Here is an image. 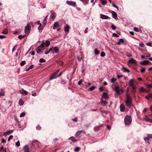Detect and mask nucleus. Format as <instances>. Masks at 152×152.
Masks as SVG:
<instances>
[{
	"mask_svg": "<svg viewBox=\"0 0 152 152\" xmlns=\"http://www.w3.org/2000/svg\"><path fill=\"white\" fill-rule=\"evenodd\" d=\"M116 80V79L115 78H113L110 80V82L112 83H115Z\"/></svg>",
	"mask_w": 152,
	"mask_h": 152,
	"instance_id": "4c0bfd02",
	"label": "nucleus"
},
{
	"mask_svg": "<svg viewBox=\"0 0 152 152\" xmlns=\"http://www.w3.org/2000/svg\"><path fill=\"white\" fill-rule=\"evenodd\" d=\"M100 17L101 18L103 19H110V18L108 16L102 14H101L100 15Z\"/></svg>",
	"mask_w": 152,
	"mask_h": 152,
	"instance_id": "9b49d317",
	"label": "nucleus"
},
{
	"mask_svg": "<svg viewBox=\"0 0 152 152\" xmlns=\"http://www.w3.org/2000/svg\"><path fill=\"white\" fill-rule=\"evenodd\" d=\"M134 83V81L133 79H130L129 81V85L130 86H132Z\"/></svg>",
	"mask_w": 152,
	"mask_h": 152,
	"instance_id": "b1692460",
	"label": "nucleus"
},
{
	"mask_svg": "<svg viewBox=\"0 0 152 152\" xmlns=\"http://www.w3.org/2000/svg\"><path fill=\"white\" fill-rule=\"evenodd\" d=\"M34 67V65H31V66H30L29 67H28L27 69H26V71H28L29 70L32 69Z\"/></svg>",
	"mask_w": 152,
	"mask_h": 152,
	"instance_id": "c9c22d12",
	"label": "nucleus"
},
{
	"mask_svg": "<svg viewBox=\"0 0 152 152\" xmlns=\"http://www.w3.org/2000/svg\"><path fill=\"white\" fill-rule=\"evenodd\" d=\"M149 62L148 60L144 61H143L140 62V63L141 65H145L147 64Z\"/></svg>",
	"mask_w": 152,
	"mask_h": 152,
	"instance_id": "dca6fc26",
	"label": "nucleus"
},
{
	"mask_svg": "<svg viewBox=\"0 0 152 152\" xmlns=\"http://www.w3.org/2000/svg\"><path fill=\"white\" fill-rule=\"evenodd\" d=\"M124 121L126 125H129L132 122L131 117L129 115H126Z\"/></svg>",
	"mask_w": 152,
	"mask_h": 152,
	"instance_id": "7ed1b4c3",
	"label": "nucleus"
},
{
	"mask_svg": "<svg viewBox=\"0 0 152 152\" xmlns=\"http://www.w3.org/2000/svg\"><path fill=\"white\" fill-rule=\"evenodd\" d=\"M25 113L24 112H23V113H22L20 114V117H22L24 116H25Z\"/></svg>",
	"mask_w": 152,
	"mask_h": 152,
	"instance_id": "6e6d98bb",
	"label": "nucleus"
},
{
	"mask_svg": "<svg viewBox=\"0 0 152 152\" xmlns=\"http://www.w3.org/2000/svg\"><path fill=\"white\" fill-rule=\"evenodd\" d=\"M89 0H83L82 2L85 5L87 4Z\"/></svg>",
	"mask_w": 152,
	"mask_h": 152,
	"instance_id": "a19ab883",
	"label": "nucleus"
},
{
	"mask_svg": "<svg viewBox=\"0 0 152 152\" xmlns=\"http://www.w3.org/2000/svg\"><path fill=\"white\" fill-rule=\"evenodd\" d=\"M15 145L17 147H19L20 145V141H18L17 142H16L15 143Z\"/></svg>",
	"mask_w": 152,
	"mask_h": 152,
	"instance_id": "09e8293b",
	"label": "nucleus"
},
{
	"mask_svg": "<svg viewBox=\"0 0 152 152\" xmlns=\"http://www.w3.org/2000/svg\"><path fill=\"white\" fill-rule=\"evenodd\" d=\"M41 127L39 125H37L36 127V129L37 130H40L41 129Z\"/></svg>",
	"mask_w": 152,
	"mask_h": 152,
	"instance_id": "e2e57ef3",
	"label": "nucleus"
},
{
	"mask_svg": "<svg viewBox=\"0 0 152 152\" xmlns=\"http://www.w3.org/2000/svg\"><path fill=\"white\" fill-rule=\"evenodd\" d=\"M1 111L3 113H5L7 111V109L6 108H5L4 107H2L1 108Z\"/></svg>",
	"mask_w": 152,
	"mask_h": 152,
	"instance_id": "2f4dec72",
	"label": "nucleus"
},
{
	"mask_svg": "<svg viewBox=\"0 0 152 152\" xmlns=\"http://www.w3.org/2000/svg\"><path fill=\"white\" fill-rule=\"evenodd\" d=\"M147 122L152 123V119H151L148 118L147 115H145L143 118Z\"/></svg>",
	"mask_w": 152,
	"mask_h": 152,
	"instance_id": "f8f14e48",
	"label": "nucleus"
},
{
	"mask_svg": "<svg viewBox=\"0 0 152 152\" xmlns=\"http://www.w3.org/2000/svg\"><path fill=\"white\" fill-rule=\"evenodd\" d=\"M13 137V136L12 135H10L8 139V141H10L11 139H12Z\"/></svg>",
	"mask_w": 152,
	"mask_h": 152,
	"instance_id": "69168bd1",
	"label": "nucleus"
},
{
	"mask_svg": "<svg viewBox=\"0 0 152 152\" xmlns=\"http://www.w3.org/2000/svg\"><path fill=\"white\" fill-rule=\"evenodd\" d=\"M110 12L112 14V16L113 18L115 19H116L117 18V15L115 12L113 11H110Z\"/></svg>",
	"mask_w": 152,
	"mask_h": 152,
	"instance_id": "1a4fd4ad",
	"label": "nucleus"
},
{
	"mask_svg": "<svg viewBox=\"0 0 152 152\" xmlns=\"http://www.w3.org/2000/svg\"><path fill=\"white\" fill-rule=\"evenodd\" d=\"M124 42V40L122 38L120 39L119 41V42H117V44L118 45H121V43H123Z\"/></svg>",
	"mask_w": 152,
	"mask_h": 152,
	"instance_id": "c756f323",
	"label": "nucleus"
},
{
	"mask_svg": "<svg viewBox=\"0 0 152 152\" xmlns=\"http://www.w3.org/2000/svg\"><path fill=\"white\" fill-rule=\"evenodd\" d=\"M45 43L44 42H43L39 46L42 48H43V47H44V46L45 45Z\"/></svg>",
	"mask_w": 152,
	"mask_h": 152,
	"instance_id": "052dcab7",
	"label": "nucleus"
},
{
	"mask_svg": "<svg viewBox=\"0 0 152 152\" xmlns=\"http://www.w3.org/2000/svg\"><path fill=\"white\" fill-rule=\"evenodd\" d=\"M152 97V94H149L148 95L145 96V98L147 99H149L150 98Z\"/></svg>",
	"mask_w": 152,
	"mask_h": 152,
	"instance_id": "f704fd0d",
	"label": "nucleus"
},
{
	"mask_svg": "<svg viewBox=\"0 0 152 152\" xmlns=\"http://www.w3.org/2000/svg\"><path fill=\"white\" fill-rule=\"evenodd\" d=\"M139 46L141 47H144L145 46L144 44L142 42H141L139 45Z\"/></svg>",
	"mask_w": 152,
	"mask_h": 152,
	"instance_id": "8fccbe9b",
	"label": "nucleus"
},
{
	"mask_svg": "<svg viewBox=\"0 0 152 152\" xmlns=\"http://www.w3.org/2000/svg\"><path fill=\"white\" fill-rule=\"evenodd\" d=\"M59 27V24L58 22H55L53 25V29H55L56 28H58Z\"/></svg>",
	"mask_w": 152,
	"mask_h": 152,
	"instance_id": "2eb2a0df",
	"label": "nucleus"
},
{
	"mask_svg": "<svg viewBox=\"0 0 152 152\" xmlns=\"http://www.w3.org/2000/svg\"><path fill=\"white\" fill-rule=\"evenodd\" d=\"M128 62L131 64H136L137 63V61L133 58H131L130 60H129Z\"/></svg>",
	"mask_w": 152,
	"mask_h": 152,
	"instance_id": "ddd939ff",
	"label": "nucleus"
},
{
	"mask_svg": "<svg viewBox=\"0 0 152 152\" xmlns=\"http://www.w3.org/2000/svg\"><path fill=\"white\" fill-rule=\"evenodd\" d=\"M4 91L3 89H1V90L0 92V96H4Z\"/></svg>",
	"mask_w": 152,
	"mask_h": 152,
	"instance_id": "72a5a7b5",
	"label": "nucleus"
},
{
	"mask_svg": "<svg viewBox=\"0 0 152 152\" xmlns=\"http://www.w3.org/2000/svg\"><path fill=\"white\" fill-rule=\"evenodd\" d=\"M39 25L38 28V29L39 31H42L43 29V28L42 27V24L41 23H39Z\"/></svg>",
	"mask_w": 152,
	"mask_h": 152,
	"instance_id": "aec40b11",
	"label": "nucleus"
},
{
	"mask_svg": "<svg viewBox=\"0 0 152 152\" xmlns=\"http://www.w3.org/2000/svg\"><path fill=\"white\" fill-rule=\"evenodd\" d=\"M20 92L21 94H24L25 95H27L28 93L24 89L20 90Z\"/></svg>",
	"mask_w": 152,
	"mask_h": 152,
	"instance_id": "f3484780",
	"label": "nucleus"
},
{
	"mask_svg": "<svg viewBox=\"0 0 152 152\" xmlns=\"http://www.w3.org/2000/svg\"><path fill=\"white\" fill-rule=\"evenodd\" d=\"M148 137H145L144 138V140L146 142L147 141L148 143V144H150L149 142V139L150 138H152V134H148Z\"/></svg>",
	"mask_w": 152,
	"mask_h": 152,
	"instance_id": "423d86ee",
	"label": "nucleus"
},
{
	"mask_svg": "<svg viewBox=\"0 0 152 152\" xmlns=\"http://www.w3.org/2000/svg\"><path fill=\"white\" fill-rule=\"evenodd\" d=\"M101 3L103 5H105L107 4V2L105 0H101Z\"/></svg>",
	"mask_w": 152,
	"mask_h": 152,
	"instance_id": "49530a36",
	"label": "nucleus"
},
{
	"mask_svg": "<svg viewBox=\"0 0 152 152\" xmlns=\"http://www.w3.org/2000/svg\"><path fill=\"white\" fill-rule=\"evenodd\" d=\"M95 89V87L94 86H92L89 88V90L90 91H92L94 90Z\"/></svg>",
	"mask_w": 152,
	"mask_h": 152,
	"instance_id": "37998d69",
	"label": "nucleus"
},
{
	"mask_svg": "<svg viewBox=\"0 0 152 152\" xmlns=\"http://www.w3.org/2000/svg\"><path fill=\"white\" fill-rule=\"evenodd\" d=\"M23 150L24 152H30V149L28 145H26L23 148Z\"/></svg>",
	"mask_w": 152,
	"mask_h": 152,
	"instance_id": "6e6552de",
	"label": "nucleus"
},
{
	"mask_svg": "<svg viewBox=\"0 0 152 152\" xmlns=\"http://www.w3.org/2000/svg\"><path fill=\"white\" fill-rule=\"evenodd\" d=\"M48 15H47L45 18L44 19L43 22V24L44 25V26H45L46 25V22H47V20L46 19L47 18Z\"/></svg>",
	"mask_w": 152,
	"mask_h": 152,
	"instance_id": "7c9ffc66",
	"label": "nucleus"
},
{
	"mask_svg": "<svg viewBox=\"0 0 152 152\" xmlns=\"http://www.w3.org/2000/svg\"><path fill=\"white\" fill-rule=\"evenodd\" d=\"M52 49V53L54 54L55 53H58L59 52V50L58 48L56 47L51 48Z\"/></svg>",
	"mask_w": 152,
	"mask_h": 152,
	"instance_id": "20e7f679",
	"label": "nucleus"
},
{
	"mask_svg": "<svg viewBox=\"0 0 152 152\" xmlns=\"http://www.w3.org/2000/svg\"><path fill=\"white\" fill-rule=\"evenodd\" d=\"M50 44V42L49 41L47 40L45 42V45L46 47H48Z\"/></svg>",
	"mask_w": 152,
	"mask_h": 152,
	"instance_id": "58836bf2",
	"label": "nucleus"
},
{
	"mask_svg": "<svg viewBox=\"0 0 152 152\" xmlns=\"http://www.w3.org/2000/svg\"><path fill=\"white\" fill-rule=\"evenodd\" d=\"M52 51V49L51 48H50L48 51L45 52L44 53L45 54H47L48 53H49L50 52H51Z\"/></svg>",
	"mask_w": 152,
	"mask_h": 152,
	"instance_id": "3c124183",
	"label": "nucleus"
},
{
	"mask_svg": "<svg viewBox=\"0 0 152 152\" xmlns=\"http://www.w3.org/2000/svg\"><path fill=\"white\" fill-rule=\"evenodd\" d=\"M122 69L123 70V71L125 72H130V70L127 69V68L124 67H123L122 68Z\"/></svg>",
	"mask_w": 152,
	"mask_h": 152,
	"instance_id": "412c9836",
	"label": "nucleus"
},
{
	"mask_svg": "<svg viewBox=\"0 0 152 152\" xmlns=\"http://www.w3.org/2000/svg\"><path fill=\"white\" fill-rule=\"evenodd\" d=\"M24 104V102L21 99H20L19 102V104L20 105H22Z\"/></svg>",
	"mask_w": 152,
	"mask_h": 152,
	"instance_id": "473e14b6",
	"label": "nucleus"
},
{
	"mask_svg": "<svg viewBox=\"0 0 152 152\" xmlns=\"http://www.w3.org/2000/svg\"><path fill=\"white\" fill-rule=\"evenodd\" d=\"M66 3L69 5H71L74 7L76 6V3L75 1H67Z\"/></svg>",
	"mask_w": 152,
	"mask_h": 152,
	"instance_id": "39448f33",
	"label": "nucleus"
},
{
	"mask_svg": "<svg viewBox=\"0 0 152 152\" xmlns=\"http://www.w3.org/2000/svg\"><path fill=\"white\" fill-rule=\"evenodd\" d=\"M126 103L127 107H130L132 105V99L130 95L129 94L126 95Z\"/></svg>",
	"mask_w": 152,
	"mask_h": 152,
	"instance_id": "f03ea898",
	"label": "nucleus"
},
{
	"mask_svg": "<svg viewBox=\"0 0 152 152\" xmlns=\"http://www.w3.org/2000/svg\"><path fill=\"white\" fill-rule=\"evenodd\" d=\"M68 139L74 142H76L77 141L73 137H70Z\"/></svg>",
	"mask_w": 152,
	"mask_h": 152,
	"instance_id": "ea45409f",
	"label": "nucleus"
},
{
	"mask_svg": "<svg viewBox=\"0 0 152 152\" xmlns=\"http://www.w3.org/2000/svg\"><path fill=\"white\" fill-rule=\"evenodd\" d=\"M120 111L121 112H123L125 110V107L124 105L121 104L120 106Z\"/></svg>",
	"mask_w": 152,
	"mask_h": 152,
	"instance_id": "6ab92c4d",
	"label": "nucleus"
},
{
	"mask_svg": "<svg viewBox=\"0 0 152 152\" xmlns=\"http://www.w3.org/2000/svg\"><path fill=\"white\" fill-rule=\"evenodd\" d=\"M107 101H104L103 100H101V104L102 106H105L107 104Z\"/></svg>",
	"mask_w": 152,
	"mask_h": 152,
	"instance_id": "393cba45",
	"label": "nucleus"
},
{
	"mask_svg": "<svg viewBox=\"0 0 152 152\" xmlns=\"http://www.w3.org/2000/svg\"><path fill=\"white\" fill-rule=\"evenodd\" d=\"M139 90L141 92H145L146 91V89L143 87L140 88Z\"/></svg>",
	"mask_w": 152,
	"mask_h": 152,
	"instance_id": "a878e982",
	"label": "nucleus"
},
{
	"mask_svg": "<svg viewBox=\"0 0 152 152\" xmlns=\"http://www.w3.org/2000/svg\"><path fill=\"white\" fill-rule=\"evenodd\" d=\"M8 30L7 28H5L1 32V33L4 34H8Z\"/></svg>",
	"mask_w": 152,
	"mask_h": 152,
	"instance_id": "cd10ccee",
	"label": "nucleus"
},
{
	"mask_svg": "<svg viewBox=\"0 0 152 152\" xmlns=\"http://www.w3.org/2000/svg\"><path fill=\"white\" fill-rule=\"evenodd\" d=\"M146 86L147 89H150L152 88V84H148L146 85Z\"/></svg>",
	"mask_w": 152,
	"mask_h": 152,
	"instance_id": "79ce46f5",
	"label": "nucleus"
},
{
	"mask_svg": "<svg viewBox=\"0 0 152 152\" xmlns=\"http://www.w3.org/2000/svg\"><path fill=\"white\" fill-rule=\"evenodd\" d=\"M102 97L105 99H107L108 98V96L106 92L104 93L103 94Z\"/></svg>",
	"mask_w": 152,
	"mask_h": 152,
	"instance_id": "5701e85b",
	"label": "nucleus"
},
{
	"mask_svg": "<svg viewBox=\"0 0 152 152\" xmlns=\"http://www.w3.org/2000/svg\"><path fill=\"white\" fill-rule=\"evenodd\" d=\"M82 131H79L77 132L75 134V136L76 137H77L79 136L82 132Z\"/></svg>",
	"mask_w": 152,
	"mask_h": 152,
	"instance_id": "c85d7f7f",
	"label": "nucleus"
},
{
	"mask_svg": "<svg viewBox=\"0 0 152 152\" xmlns=\"http://www.w3.org/2000/svg\"><path fill=\"white\" fill-rule=\"evenodd\" d=\"M6 38V37L4 35H0V39H3Z\"/></svg>",
	"mask_w": 152,
	"mask_h": 152,
	"instance_id": "338daca9",
	"label": "nucleus"
},
{
	"mask_svg": "<svg viewBox=\"0 0 152 152\" xmlns=\"http://www.w3.org/2000/svg\"><path fill=\"white\" fill-rule=\"evenodd\" d=\"M13 132V131L12 130L7 131L4 133V135H9L12 133Z\"/></svg>",
	"mask_w": 152,
	"mask_h": 152,
	"instance_id": "4be33fe9",
	"label": "nucleus"
},
{
	"mask_svg": "<svg viewBox=\"0 0 152 152\" xmlns=\"http://www.w3.org/2000/svg\"><path fill=\"white\" fill-rule=\"evenodd\" d=\"M42 48L40 46H39L37 49V53H40L41 51V50H42Z\"/></svg>",
	"mask_w": 152,
	"mask_h": 152,
	"instance_id": "bb28decb",
	"label": "nucleus"
},
{
	"mask_svg": "<svg viewBox=\"0 0 152 152\" xmlns=\"http://www.w3.org/2000/svg\"><path fill=\"white\" fill-rule=\"evenodd\" d=\"M69 26L68 24H67L66 26L64 27V31L66 32H69Z\"/></svg>",
	"mask_w": 152,
	"mask_h": 152,
	"instance_id": "4468645a",
	"label": "nucleus"
},
{
	"mask_svg": "<svg viewBox=\"0 0 152 152\" xmlns=\"http://www.w3.org/2000/svg\"><path fill=\"white\" fill-rule=\"evenodd\" d=\"M134 31L137 32H138L139 31L138 28L137 27H135L134 28Z\"/></svg>",
	"mask_w": 152,
	"mask_h": 152,
	"instance_id": "0e129e2a",
	"label": "nucleus"
},
{
	"mask_svg": "<svg viewBox=\"0 0 152 152\" xmlns=\"http://www.w3.org/2000/svg\"><path fill=\"white\" fill-rule=\"evenodd\" d=\"M58 76H57V73H54L53 74L50 76V80H52L53 79L56 78Z\"/></svg>",
	"mask_w": 152,
	"mask_h": 152,
	"instance_id": "9d476101",
	"label": "nucleus"
},
{
	"mask_svg": "<svg viewBox=\"0 0 152 152\" xmlns=\"http://www.w3.org/2000/svg\"><path fill=\"white\" fill-rule=\"evenodd\" d=\"M46 61L45 59L43 58H41L39 60V62L40 63H44Z\"/></svg>",
	"mask_w": 152,
	"mask_h": 152,
	"instance_id": "de8ad7c7",
	"label": "nucleus"
},
{
	"mask_svg": "<svg viewBox=\"0 0 152 152\" xmlns=\"http://www.w3.org/2000/svg\"><path fill=\"white\" fill-rule=\"evenodd\" d=\"M146 45L147 46H151L152 45V43L149 42L146 43Z\"/></svg>",
	"mask_w": 152,
	"mask_h": 152,
	"instance_id": "774afa93",
	"label": "nucleus"
},
{
	"mask_svg": "<svg viewBox=\"0 0 152 152\" xmlns=\"http://www.w3.org/2000/svg\"><path fill=\"white\" fill-rule=\"evenodd\" d=\"M56 16V14L55 13H53L52 14V18L53 20H54Z\"/></svg>",
	"mask_w": 152,
	"mask_h": 152,
	"instance_id": "a18cd8bd",
	"label": "nucleus"
},
{
	"mask_svg": "<svg viewBox=\"0 0 152 152\" xmlns=\"http://www.w3.org/2000/svg\"><path fill=\"white\" fill-rule=\"evenodd\" d=\"M83 81V80L82 79L80 80L77 83L78 85H81V83H82Z\"/></svg>",
	"mask_w": 152,
	"mask_h": 152,
	"instance_id": "4d7b16f0",
	"label": "nucleus"
},
{
	"mask_svg": "<svg viewBox=\"0 0 152 152\" xmlns=\"http://www.w3.org/2000/svg\"><path fill=\"white\" fill-rule=\"evenodd\" d=\"M26 62L25 61H23L20 63V65L21 66L24 65L25 64Z\"/></svg>",
	"mask_w": 152,
	"mask_h": 152,
	"instance_id": "13d9d810",
	"label": "nucleus"
},
{
	"mask_svg": "<svg viewBox=\"0 0 152 152\" xmlns=\"http://www.w3.org/2000/svg\"><path fill=\"white\" fill-rule=\"evenodd\" d=\"M31 26H34L33 23L32 22H30L27 23L26 26L25 27L24 32L25 34L28 35L30 33Z\"/></svg>",
	"mask_w": 152,
	"mask_h": 152,
	"instance_id": "f257e3e1",
	"label": "nucleus"
},
{
	"mask_svg": "<svg viewBox=\"0 0 152 152\" xmlns=\"http://www.w3.org/2000/svg\"><path fill=\"white\" fill-rule=\"evenodd\" d=\"M80 148L79 147H77L75 149V151L76 152H77L79 151Z\"/></svg>",
	"mask_w": 152,
	"mask_h": 152,
	"instance_id": "603ef678",
	"label": "nucleus"
},
{
	"mask_svg": "<svg viewBox=\"0 0 152 152\" xmlns=\"http://www.w3.org/2000/svg\"><path fill=\"white\" fill-rule=\"evenodd\" d=\"M145 68H142L140 69V71L142 72H144L145 71Z\"/></svg>",
	"mask_w": 152,
	"mask_h": 152,
	"instance_id": "bf43d9fd",
	"label": "nucleus"
},
{
	"mask_svg": "<svg viewBox=\"0 0 152 152\" xmlns=\"http://www.w3.org/2000/svg\"><path fill=\"white\" fill-rule=\"evenodd\" d=\"M94 53L96 55H98L100 53V51L97 49H95L94 50Z\"/></svg>",
	"mask_w": 152,
	"mask_h": 152,
	"instance_id": "e433bc0d",
	"label": "nucleus"
},
{
	"mask_svg": "<svg viewBox=\"0 0 152 152\" xmlns=\"http://www.w3.org/2000/svg\"><path fill=\"white\" fill-rule=\"evenodd\" d=\"M114 91H115L116 93L117 94H120V91L118 87L115 86L114 88Z\"/></svg>",
	"mask_w": 152,
	"mask_h": 152,
	"instance_id": "a211bd4d",
	"label": "nucleus"
},
{
	"mask_svg": "<svg viewBox=\"0 0 152 152\" xmlns=\"http://www.w3.org/2000/svg\"><path fill=\"white\" fill-rule=\"evenodd\" d=\"M26 36V35H20L18 36V38L19 39H22V38H24Z\"/></svg>",
	"mask_w": 152,
	"mask_h": 152,
	"instance_id": "c03bdc74",
	"label": "nucleus"
},
{
	"mask_svg": "<svg viewBox=\"0 0 152 152\" xmlns=\"http://www.w3.org/2000/svg\"><path fill=\"white\" fill-rule=\"evenodd\" d=\"M105 54L104 52H102L101 53L100 56H101L102 57H104L105 56Z\"/></svg>",
	"mask_w": 152,
	"mask_h": 152,
	"instance_id": "5fc2aeb1",
	"label": "nucleus"
},
{
	"mask_svg": "<svg viewBox=\"0 0 152 152\" xmlns=\"http://www.w3.org/2000/svg\"><path fill=\"white\" fill-rule=\"evenodd\" d=\"M39 143V142L37 140H34L31 142L32 145L34 147L38 146V143Z\"/></svg>",
	"mask_w": 152,
	"mask_h": 152,
	"instance_id": "0eeeda50",
	"label": "nucleus"
},
{
	"mask_svg": "<svg viewBox=\"0 0 152 152\" xmlns=\"http://www.w3.org/2000/svg\"><path fill=\"white\" fill-rule=\"evenodd\" d=\"M111 28L113 30H115L116 28L115 26L114 25H111Z\"/></svg>",
	"mask_w": 152,
	"mask_h": 152,
	"instance_id": "680f3d73",
	"label": "nucleus"
},
{
	"mask_svg": "<svg viewBox=\"0 0 152 152\" xmlns=\"http://www.w3.org/2000/svg\"><path fill=\"white\" fill-rule=\"evenodd\" d=\"M112 4H113V7L116 8L118 10H119V8L118 6H116L114 3H113Z\"/></svg>",
	"mask_w": 152,
	"mask_h": 152,
	"instance_id": "864d4df0",
	"label": "nucleus"
}]
</instances>
